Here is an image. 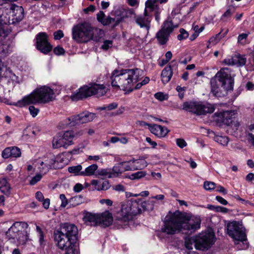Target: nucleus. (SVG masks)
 Masks as SVG:
<instances>
[{
    "mask_svg": "<svg viewBox=\"0 0 254 254\" xmlns=\"http://www.w3.org/2000/svg\"><path fill=\"white\" fill-rule=\"evenodd\" d=\"M201 220L198 217H191L185 212L176 211L164 222L162 232L173 235L181 231L194 233L200 228Z\"/></svg>",
    "mask_w": 254,
    "mask_h": 254,
    "instance_id": "f257e3e1",
    "label": "nucleus"
},
{
    "mask_svg": "<svg viewBox=\"0 0 254 254\" xmlns=\"http://www.w3.org/2000/svg\"><path fill=\"white\" fill-rule=\"evenodd\" d=\"M141 72L138 68L114 70L111 77L112 85L116 89L122 88L130 92L133 91L132 86L138 81Z\"/></svg>",
    "mask_w": 254,
    "mask_h": 254,
    "instance_id": "f03ea898",
    "label": "nucleus"
},
{
    "mask_svg": "<svg viewBox=\"0 0 254 254\" xmlns=\"http://www.w3.org/2000/svg\"><path fill=\"white\" fill-rule=\"evenodd\" d=\"M103 35V31L92 27L88 22H83L73 27L72 38L78 43H86L90 40L98 41Z\"/></svg>",
    "mask_w": 254,
    "mask_h": 254,
    "instance_id": "7ed1b4c3",
    "label": "nucleus"
},
{
    "mask_svg": "<svg viewBox=\"0 0 254 254\" xmlns=\"http://www.w3.org/2000/svg\"><path fill=\"white\" fill-rule=\"evenodd\" d=\"M54 98V91L50 87L44 86L36 89L30 95L25 96L13 105L21 107L30 104L45 103L52 101Z\"/></svg>",
    "mask_w": 254,
    "mask_h": 254,
    "instance_id": "20e7f679",
    "label": "nucleus"
},
{
    "mask_svg": "<svg viewBox=\"0 0 254 254\" xmlns=\"http://www.w3.org/2000/svg\"><path fill=\"white\" fill-rule=\"evenodd\" d=\"M28 227L27 223L22 221L15 222L6 232L7 240L16 245H25L28 240L26 231Z\"/></svg>",
    "mask_w": 254,
    "mask_h": 254,
    "instance_id": "39448f33",
    "label": "nucleus"
},
{
    "mask_svg": "<svg viewBox=\"0 0 254 254\" xmlns=\"http://www.w3.org/2000/svg\"><path fill=\"white\" fill-rule=\"evenodd\" d=\"M218 81L221 86L225 90H230L233 89L234 79L231 76V70L229 68H221L211 79V92L215 96H220L219 85L217 83Z\"/></svg>",
    "mask_w": 254,
    "mask_h": 254,
    "instance_id": "423d86ee",
    "label": "nucleus"
},
{
    "mask_svg": "<svg viewBox=\"0 0 254 254\" xmlns=\"http://www.w3.org/2000/svg\"><path fill=\"white\" fill-rule=\"evenodd\" d=\"M108 90L103 84L91 83L80 88L78 92L71 95L70 98L72 101H77L92 95L100 97L105 95Z\"/></svg>",
    "mask_w": 254,
    "mask_h": 254,
    "instance_id": "0eeeda50",
    "label": "nucleus"
},
{
    "mask_svg": "<svg viewBox=\"0 0 254 254\" xmlns=\"http://www.w3.org/2000/svg\"><path fill=\"white\" fill-rule=\"evenodd\" d=\"M54 240L59 249L64 250V254H78L75 242L59 230L54 232Z\"/></svg>",
    "mask_w": 254,
    "mask_h": 254,
    "instance_id": "6e6552de",
    "label": "nucleus"
},
{
    "mask_svg": "<svg viewBox=\"0 0 254 254\" xmlns=\"http://www.w3.org/2000/svg\"><path fill=\"white\" fill-rule=\"evenodd\" d=\"M216 105L208 103L203 104L197 102H186L183 105V110L191 112L196 115H205L213 113Z\"/></svg>",
    "mask_w": 254,
    "mask_h": 254,
    "instance_id": "1a4fd4ad",
    "label": "nucleus"
},
{
    "mask_svg": "<svg viewBox=\"0 0 254 254\" xmlns=\"http://www.w3.org/2000/svg\"><path fill=\"white\" fill-rule=\"evenodd\" d=\"M214 232L211 230L202 232L195 237V240H191L192 242H195V249L199 250H207L210 248L215 242Z\"/></svg>",
    "mask_w": 254,
    "mask_h": 254,
    "instance_id": "9d476101",
    "label": "nucleus"
},
{
    "mask_svg": "<svg viewBox=\"0 0 254 254\" xmlns=\"http://www.w3.org/2000/svg\"><path fill=\"white\" fill-rule=\"evenodd\" d=\"M74 134L72 131H66L60 133L54 137L52 141L53 147L54 149L61 147L66 148L73 143Z\"/></svg>",
    "mask_w": 254,
    "mask_h": 254,
    "instance_id": "9b49d317",
    "label": "nucleus"
},
{
    "mask_svg": "<svg viewBox=\"0 0 254 254\" xmlns=\"http://www.w3.org/2000/svg\"><path fill=\"white\" fill-rule=\"evenodd\" d=\"M137 213L136 206L130 202L126 201L122 204L117 217L118 219L127 222L131 220Z\"/></svg>",
    "mask_w": 254,
    "mask_h": 254,
    "instance_id": "f8f14e48",
    "label": "nucleus"
},
{
    "mask_svg": "<svg viewBox=\"0 0 254 254\" xmlns=\"http://www.w3.org/2000/svg\"><path fill=\"white\" fill-rule=\"evenodd\" d=\"M236 114V112L234 110L223 111L222 112H216L213 116V120L219 125L222 124L229 126L233 125L237 128L239 126L238 122H233V119Z\"/></svg>",
    "mask_w": 254,
    "mask_h": 254,
    "instance_id": "ddd939ff",
    "label": "nucleus"
},
{
    "mask_svg": "<svg viewBox=\"0 0 254 254\" xmlns=\"http://www.w3.org/2000/svg\"><path fill=\"white\" fill-rule=\"evenodd\" d=\"M227 234L234 241L235 244L238 242H243L246 239V235L241 226L236 221L231 222L227 225Z\"/></svg>",
    "mask_w": 254,
    "mask_h": 254,
    "instance_id": "4468645a",
    "label": "nucleus"
},
{
    "mask_svg": "<svg viewBox=\"0 0 254 254\" xmlns=\"http://www.w3.org/2000/svg\"><path fill=\"white\" fill-rule=\"evenodd\" d=\"M96 117V115L89 112H84L78 115L71 116L68 118L67 125L69 126H74L76 124H85L93 121Z\"/></svg>",
    "mask_w": 254,
    "mask_h": 254,
    "instance_id": "2eb2a0df",
    "label": "nucleus"
},
{
    "mask_svg": "<svg viewBox=\"0 0 254 254\" xmlns=\"http://www.w3.org/2000/svg\"><path fill=\"white\" fill-rule=\"evenodd\" d=\"M54 163V155L50 154L38 160L35 164V166L37 167L41 174L44 175L50 169H55Z\"/></svg>",
    "mask_w": 254,
    "mask_h": 254,
    "instance_id": "dca6fc26",
    "label": "nucleus"
},
{
    "mask_svg": "<svg viewBox=\"0 0 254 254\" xmlns=\"http://www.w3.org/2000/svg\"><path fill=\"white\" fill-rule=\"evenodd\" d=\"M36 45L37 49L44 54H48L53 48L48 40L47 34L45 32H40L37 35Z\"/></svg>",
    "mask_w": 254,
    "mask_h": 254,
    "instance_id": "f3484780",
    "label": "nucleus"
},
{
    "mask_svg": "<svg viewBox=\"0 0 254 254\" xmlns=\"http://www.w3.org/2000/svg\"><path fill=\"white\" fill-rule=\"evenodd\" d=\"M58 230L69 238L70 240L76 242L77 239L78 229L75 225L64 223Z\"/></svg>",
    "mask_w": 254,
    "mask_h": 254,
    "instance_id": "a211bd4d",
    "label": "nucleus"
},
{
    "mask_svg": "<svg viewBox=\"0 0 254 254\" xmlns=\"http://www.w3.org/2000/svg\"><path fill=\"white\" fill-rule=\"evenodd\" d=\"M143 125L147 126L149 130L152 133L158 138H163L167 136L169 130L165 127L157 124H149L142 122Z\"/></svg>",
    "mask_w": 254,
    "mask_h": 254,
    "instance_id": "6ab92c4d",
    "label": "nucleus"
},
{
    "mask_svg": "<svg viewBox=\"0 0 254 254\" xmlns=\"http://www.w3.org/2000/svg\"><path fill=\"white\" fill-rule=\"evenodd\" d=\"M177 67V62L173 60L163 69L161 76L162 81L164 84L168 83L171 80L173 74V69H176Z\"/></svg>",
    "mask_w": 254,
    "mask_h": 254,
    "instance_id": "aec40b11",
    "label": "nucleus"
},
{
    "mask_svg": "<svg viewBox=\"0 0 254 254\" xmlns=\"http://www.w3.org/2000/svg\"><path fill=\"white\" fill-rule=\"evenodd\" d=\"M10 10L13 22H18L22 20L24 17V9L22 6L12 5Z\"/></svg>",
    "mask_w": 254,
    "mask_h": 254,
    "instance_id": "412c9836",
    "label": "nucleus"
},
{
    "mask_svg": "<svg viewBox=\"0 0 254 254\" xmlns=\"http://www.w3.org/2000/svg\"><path fill=\"white\" fill-rule=\"evenodd\" d=\"M21 154V150L18 147L12 146L5 148L2 152L1 156L3 158L7 159L9 157H19Z\"/></svg>",
    "mask_w": 254,
    "mask_h": 254,
    "instance_id": "4be33fe9",
    "label": "nucleus"
},
{
    "mask_svg": "<svg viewBox=\"0 0 254 254\" xmlns=\"http://www.w3.org/2000/svg\"><path fill=\"white\" fill-rule=\"evenodd\" d=\"M113 222L112 214L108 211H105L98 215V225L106 227L110 226Z\"/></svg>",
    "mask_w": 254,
    "mask_h": 254,
    "instance_id": "5701e85b",
    "label": "nucleus"
},
{
    "mask_svg": "<svg viewBox=\"0 0 254 254\" xmlns=\"http://www.w3.org/2000/svg\"><path fill=\"white\" fill-rule=\"evenodd\" d=\"M151 19L150 14H148V16H145L144 14V16H138L135 18L136 23L139 25L141 28H145L147 30H148L150 28Z\"/></svg>",
    "mask_w": 254,
    "mask_h": 254,
    "instance_id": "b1692460",
    "label": "nucleus"
},
{
    "mask_svg": "<svg viewBox=\"0 0 254 254\" xmlns=\"http://www.w3.org/2000/svg\"><path fill=\"white\" fill-rule=\"evenodd\" d=\"M91 184L94 187V189L98 191L106 190L111 187L109 182L107 180L101 182L97 180H93L91 182Z\"/></svg>",
    "mask_w": 254,
    "mask_h": 254,
    "instance_id": "393cba45",
    "label": "nucleus"
},
{
    "mask_svg": "<svg viewBox=\"0 0 254 254\" xmlns=\"http://www.w3.org/2000/svg\"><path fill=\"white\" fill-rule=\"evenodd\" d=\"M83 220L87 225L96 226L98 225V215L88 213L84 215Z\"/></svg>",
    "mask_w": 254,
    "mask_h": 254,
    "instance_id": "a878e982",
    "label": "nucleus"
},
{
    "mask_svg": "<svg viewBox=\"0 0 254 254\" xmlns=\"http://www.w3.org/2000/svg\"><path fill=\"white\" fill-rule=\"evenodd\" d=\"M54 160L55 169H62L67 164V161L63 154H60L56 157L54 156Z\"/></svg>",
    "mask_w": 254,
    "mask_h": 254,
    "instance_id": "bb28decb",
    "label": "nucleus"
},
{
    "mask_svg": "<svg viewBox=\"0 0 254 254\" xmlns=\"http://www.w3.org/2000/svg\"><path fill=\"white\" fill-rule=\"evenodd\" d=\"M0 191L9 196L11 192V187L5 178L0 179Z\"/></svg>",
    "mask_w": 254,
    "mask_h": 254,
    "instance_id": "cd10ccee",
    "label": "nucleus"
},
{
    "mask_svg": "<svg viewBox=\"0 0 254 254\" xmlns=\"http://www.w3.org/2000/svg\"><path fill=\"white\" fill-rule=\"evenodd\" d=\"M170 35L164 31L162 29H160L156 35V38L160 45H165L167 43L169 40Z\"/></svg>",
    "mask_w": 254,
    "mask_h": 254,
    "instance_id": "c85d7f7f",
    "label": "nucleus"
},
{
    "mask_svg": "<svg viewBox=\"0 0 254 254\" xmlns=\"http://www.w3.org/2000/svg\"><path fill=\"white\" fill-rule=\"evenodd\" d=\"M98 166L97 164H92L85 168L81 173V176H91L96 175V171H97Z\"/></svg>",
    "mask_w": 254,
    "mask_h": 254,
    "instance_id": "c756f323",
    "label": "nucleus"
},
{
    "mask_svg": "<svg viewBox=\"0 0 254 254\" xmlns=\"http://www.w3.org/2000/svg\"><path fill=\"white\" fill-rule=\"evenodd\" d=\"M178 25H174L171 21L167 20L164 22L161 29L170 35L175 28L178 27Z\"/></svg>",
    "mask_w": 254,
    "mask_h": 254,
    "instance_id": "7c9ffc66",
    "label": "nucleus"
},
{
    "mask_svg": "<svg viewBox=\"0 0 254 254\" xmlns=\"http://www.w3.org/2000/svg\"><path fill=\"white\" fill-rule=\"evenodd\" d=\"M96 176H102L108 178H114V175L111 173V171L108 169H102L97 170Z\"/></svg>",
    "mask_w": 254,
    "mask_h": 254,
    "instance_id": "2f4dec72",
    "label": "nucleus"
},
{
    "mask_svg": "<svg viewBox=\"0 0 254 254\" xmlns=\"http://www.w3.org/2000/svg\"><path fill=\"white\" fill-rule=\"evenodd\" d=\"M82 167L81 165L73 166L68 168V171L70 173L74 174L75 176H81V173L82 171Z\"/></svg>",
    "mask_w": 254,
    "mask_h": 254,
    "instance_id": "473e14b6",
    "label": "nucleus"
},
{
    "mask_svg": "<svg viewBox=\"0 0 254 254\" xmlns=\"http://www.w3.org/2000/svg\"><path fill=\"white\" fill-rule=\"evenodd\" d=\"M235 60L236 61V64L238 66L244 65L247 61L245 56L240 54L235 55Z\"/></svg>",
    "mask_w": 254,
    "mask_h": 254,
    "instance_id": "72a5a7b5",
    "label": "nucleus"
},
{
    "mask_svg": "<svg viewBox=\"0 0 254 254\" xmlns=\"http://www.w3.org/2000/svg\"><path fill=\"white\" fill-rule=\"evenodd\" d=\"M156 1L154 0V1H152L151 0H147L145 2V9L144 10V14L145 16H148V14H149V12L148 11V10H149L150 11H152L153 9V7L154 6V3L156 2Z\"/></svg>",
    "mask_w": 254,
    "mask_h": 254,
    "instance_id": "f704fd0d",
    "label": "nucleus"
},
{
    "mask_svg": "<svg viewBox=\"0 0 254 254\" xmlns=\"http://www.w3.org/2000/svg\"><path fill=\"white\" fill-rule=\"evenodd\" d=\"M214 140L223 146H227L229 142L228 137L225 136H215Z\"/></svg>",
    "mask_w": 254,
    "mask_h": 254,
    "instance_id": "c9c22d12",
    "label": "nucleus"
},
{
    "mask_svg": "<svg viewBox=\"0 0 254 254\" xmlns=\"http://www.w3.org/2000/svg\"><path fill=\"white\" fill-rule=\"evenodd\" d=\"M135 168L136 170H141L147 166V163L143 159H134Z\"/></svg>",
    "mask_w": 254,
    "mask_h": 254,
    "instance_id": "e433bc0d",
    "label": "nucleus"
},
{
    "mask_svg": "<svg viewBox=\"0 0 254 254\" xmlns=\"http://www.w3.org/2000/svg\"><path fill=\"white\" fill-rule=\"evenodd\" d=\"M122 18L116 19L115 18H112L110 16H108L106 18H105L103 20L102 23L104 25H109L115 22V25H117L122 21Z\"/></svg>",
    "mask_w": 254,
    "mask_h": 254,
    "instance_id": "4c0bfd02",
    "label": "nucleus"
},
{
    "mask_svg": "<svg viewBox=\"0 0 254 254\" xmlns=\"http://www.w3.org/2000/svg\"><path fill=\"white\" fill-rule=\"evenodd\" d=\"M82 202L81 197L79 196H76L71 198L69 200L70 207H74L80 204Z\"/></svg>",
    "mask_w": 254,
    "mask_h": 254,
    "instance_id": "58836bf2",
    "label": "nucleus"
},
{
    "mask_svg": "<svg viewBox=\"0 0 254 254\" xmlns=\"http://www.w3.org/2000/svg\"><path fill=\"white\" fill-rule=\"evenodd\" d=\"M123 173V171H122V166L120 163L114 166L111 172V173L114 175V177H117L119 175Z\"/></svg>",
    "mask_w": 254,
    "mask_h": 254,
    "instance_id": "ea45409f",
    "label": "nucleus"
},
{
    "mask_svg": "<svg viewBox=\"0 0 254 254\" xmlns=\"http://www.w3.org/2000/svg\"><path fill=\"white\" fill-rule=\"evenodd\" d=\"M146 175L145 171H138L129 176L128 178L131 180L139 179L145 177Z\"/></svg>",
    "mask_w": 254,
    "mask_h": 254,
    "instance_id": "a19ab883",
    "label": "nucleus"
},
{
    "mask_svg": "<svg viewBox=\"0 0 254 254\" xmlns=\"http://www.w3.org/2000/svg\"><path fill=\"white\" fill-rule=\"evenodd\" d=\"M234 12L235 8L234 7H229L222 15L221 19L224 21L227 20L231 17V16L234 13Z\"/></svg>",
    "mask_w": 254,
    "mask_h": 254,
    "instance_id": "79ce46f5",
    "label": "nucleus"
},
{
    "mask_svg": "<svg viewBox=\"0 0 254 254\" xmlns=\"http://www.w3.org/2000/svg\"><path fill=\"white\" fill-rule=\"evenodd\" d=\"M203 187L207 190H212L216 188V185L212 182L205 181L204 182Z\"/></svg>",
    "mask_w": 254,
    "mask_h": 254,
    "instance_id": "37998d69",
    "label": "nucleus"
},
{
    "mask_svg": "<svg viewBox=\"0 0 254 254\" xmlns=\"http://www.w3.org/2000/svg\"><path fill=\"white\" fill-rule=\"evenodd\" d=\"M179 31L180 34L177 36V38L179 40L181 41L188 38L189 34L186 30L183 28H181Z\"/></svg>",
    "mask_w": 254,
    "mask_h": 254,
    "instance_id": "c03bdc74",
    "label": "nucleus"
},
{
    "mask_svg": "<svg viewBox=\"0 0 254 254\" xmlns=\"http://www.w3.org/2000/svg\"><path fill=\"white\" fill-rule=\"evenodd\" d=\"M154 97L156 99L160 101L166 100L168 98V95L167 94H165L162 92L156 93L155 94Z\"/></svg>",
    "mask_w": 254,
    "mask_h": 254,
    "instance_id": "a18cd8bd",
    "label": "nucleus"
},
{
    "mask_svg": "<svg viewBox=\"0 0 254 254\" xmlns=\"http://www.w3.org/2000/svg\"><path fill=\"white\" fill-rule=\"evenodd\" d=\"M43 174L41 173L40 174H36L34 177H33L31 181H30V184L31 185H34L36 183H37L39 181L41 180L43 177Z\"/></svg>",
    "mask_w": 254,
    "mask_h": 254,
    "instance_id": "49530a36",
    "label": "nucleus"
},
{
    "mask_svg": "<svg viewBox=\"0 0 254 254\" xmlns=\"http://www.w3.org/2000/svg\"><path fill=\"white\" fill-rule=\"evenodd\" d=\"M191 240H195V238H189L186 239L185 241L186 247L189 250H192L193 248V246L195 247V242H192L190 241Z\"/></svg>",
    "mask_w": 254,
    "mask_h": 254,
    "instance_id": "de8ad7c7",
    "label": "nucleus"
},
{
    "mask_svg": "<svg viewBox=\"0 0 254 254\" xmlns=\"http://www.w3.org/2000/svg\"><path fill=\"white\" fill-rule=\"evenodd\" d=\"M155 201L154 200H148L144 202L143 207H145V209L147 210H152L153 209Z\"/></svg>",
    "mask_w": 254,
    "mask_h": 254,
    "instance_id": "09e8293b",
    "label": "nucleus"
},
{
    "mask_svg": "<svg viewBox=\"0 0 254 254\" xmlns=\"http://www.w3.org/2000/svg\"><path fill=\"white\" fill-rule=\"evenodd\" d=\"M223 63L228 65H236L235 56L232 58H228L224 59L223 61Z\"/></svg>",
    "mask_w": 254,
    "mask_h": 254,
    "instance_id": "8fccbe9b",
    "label": "nucleus"
},
{
    "mask_svg": "<svg viewBox=\"0 0 254 254\" xmlns=\"http://www.w3.org/2000/svg\"><path fill=\"white\" fill-rule=\"evenodd\" d=\"M60 198L62 202L61 207L63 208L65 207L68 204L69 201L64 194H61L60 195Z\"/></svg>",
    "mask_w": 254,
    "mask_h": 254,
    "instance_id": "3c124183",
    "label": "nucleus"
},
{
    "mask_svg": "<svg viewBox=\"0 0 254 254\" xmlns=\"http://www.w3.org/2000/svg\"><path fill=\"white\" fill-rule=\"evenodd\" d=\"M8 46L6 44H0V54L5 55L8 53Z\"/></svg>",
    "mask_w": 254,
    "mask_h": 254,
    "instance_id": "603ef678",
    "label": "nucleus"
},
{
    "mask_svg": "<svg viewBox=\"0 0 254 254\" xmlns=\"http://www.w3.org/2000/svg\"><path fill=\"white\" fill-rule=\"evenodd\" d=\"M29 111L31 115L33 117H35L39 112V109L35 108L34 106H30L29 107Z\"/></svg>",
    "mask_w": 254,
    "mask_h": 254,
    "instance_id": "864d4df0",
    "label": "nucleus"
},
{
    "mask_svg": "<svg viewBox=\"0 0 254 254\" xmlns=\"http://www.w3.org/2000/svg\"><path fill=\"white\" fill-rule=\"evenodd\" d=\"M23 135L29 136H32L33 135H35V131L32 129V128L30 127H26L24 130H23Z\"/></svg>",
    "mask_w": 254,
    "mask_h": 254,
    "instance_id": "5fc2aeb1",
    "label": "nucleus"
},
{
    "mask_svg": "<svg viewBox=\"0 0 254 254\" xmlns=\"http://www.w3.org/2000/svg\"><path fill=\"white\" fill-rule=\"evenodd\" d=\"M113 45V41L111 40H105L102 46V49L107 50L111 48Z\"/></svg>",
    "mask_w": 254,
    "mask_h": 254,
    "instance_id": "6e6d98bb",
    "label": "nucleus"
},
{
    "mask_svg": "<svg viewBox=\"0 0 254 254\" xmlns=\"http://www.w3.org/2000/svg\"><path fill=\"white\" fill-rule=\"evenodd\" d=\"M247 37L248 34H247L242 33L240 34L238 37V42L241 44H244Z\"/></svg>",
    "mask_w": 254,
    "mask_h": 254,
    "instance_id": "4d7b16f0",
    "label": "nucleus"
},
{
    "mask_svg": "<svg viewBox=\"0 0 254 254\" xmlns=\"http://www.w3.org/2000/svg\"><path fill=\"white\" fill-rule=\"evenodd\" d=\"M54 36L55 40H60L64 37V34L62 30H59L54 32Z\"/></svg>",
    "mask_w": 254,
    "mask_h": 254,
    "instance_id": "13d9d810",
    "label": "nucleus"
},
{
    "mask_svg": "<svg viewBox=\"0 0 254 254\" xmlns=\"http://www.w3.org/2000/svg\"><path fill=\"white\" fill-rule=\"evenodd\" d=\"M54 53L57 55H61L64 53V50L62 47L57 46L54 48Z\"/></svg>",
    "mask_w": 254,
    "mask_h": 254,
    "instance_id": "bf43d9fd",
    "label": "nucleus"
},
{
    "mask_svg": "<svg viewBox=\"0 0 254 254\" xmlns=\"http://www.w3.org/2000/svg\"><path fill=\"white\" fill-rule=\"evenodd\" d=\"M176 143L178 146L183 148L187 146V143L185 140L182 138H178L176 139Z\"/></svg>",
    "mask_w": 254,
    "mask_h": 254,
    "instance_id": "052dcab7",
    "label": "nucleus"
},
{
    "mask_svg": "<svg viewBox=\"0 0 254 254\" xmlns=\"http://www.w3.org/2000/svg\"><path fill=\"white\" fill-rule=\"evenodd\" d=\"M36 231L39 235V242L42 244L44 240V235L41 228L39 226H36Z\"/></svg>",
    "mask_w": 254,
    "mask_h": 254,
    "instance_id": "680f3d73",
    "label": "nucleus"
},
{
    "mask_svg": "<svg viewBox=\"0 0 254 254\" xmlns=\"http://www.w3.org/2000/svg\"><path fill=\"white\" fill-rule=\"evenodd\" d=\"M192 28L194 32H198V34H199V33H201L204 30V27L203 26H202L199 28L197 25H195L194 24H193Z\"/></svg>",
    "mask_w": 254,
    "mask_h": 254,
    "instance_id": "e2e57ef3",
    "label": "nucleus"
},
{
    "mask_svg": "<svg viewBox=\"0 0 254 254\" xmlns=\"http://www.w3.org/2000/svg\"><path fill=\"white\" fill-rule=\"evenodd\" d=\"M120 163L122 166V171L123 172L130 171L128 161L122 162Z\"/></svg>",
    "mask_w": 254,
    "mask_h": 254,
    "instance_id": "0e129e2a",
    "label": "nucleus"
},
{
    "mask_svg": "<svg viewBox=\"0 0 254 254\" xmlns=\"http://www.w3.org/2000/svg\"><path fill=\"white\" fill-rule=\"evenodd\" d=\"M220 33H219L216 34L215 37H212L209 39V42L212 43L214 44H215L216 43H217L220 39Z\"/></svg>",
    "mask_w": 254,
    "mask_h": 254,
    "instance_id": "69168bd1",
    "label": "nucleus"
},
{
    "mask_svg": "<svg viewBox=\"0 0 254 254\" xmlns=\"http://www.w3.org/2000/svg\"><path fill=\"white\" fill-rule=\"evenodd\" d=\"M128 166L129 167L130 171H135L136 170V168H135L134 159H132L128 161Z\"/></svg>",
    "mask_w": 254,
    "mask_h": 254,
    "instance_id": "338daca9",
    "label": "nucleus"
},
{
    "mask_svg": "<svg viewBox=\"0 0 254 254\" xmlns=\"http://www.w3.org/2000/svg\"><path fill=\"white\" fill-rule=\"evenodd\" d=\"M105 13L102 11H100L97 14V20L100 22L102 23V21L105 19Z\"/></svg>",
    "mask_w": 254,
    "mask_h": 254,
    "instance_id": "774afa93",
    "label": "nucleus"
}]
</instances>
